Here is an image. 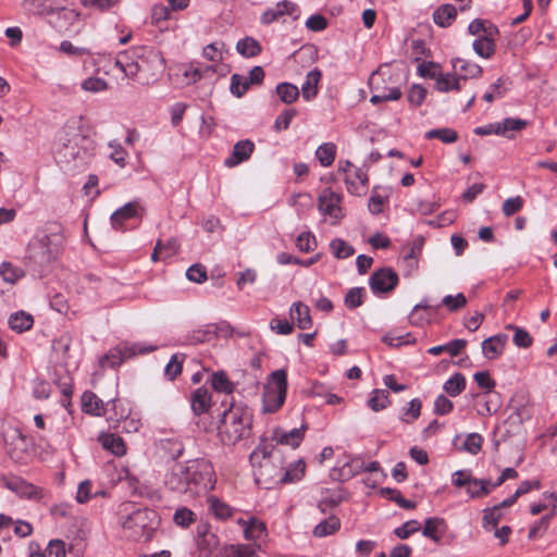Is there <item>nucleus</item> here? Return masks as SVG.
<instances>
[{
    "mask_svg": "<svg viewBox=\"0 0 557 557\" xmlns=\"http://www.w3.org/2000/svg\"><path fill=\"white\" fill-rule=\"evenodd\" d=\"M48 231L30 240L25 257L27 264L39 272L59 257L64 242L62 227L59 224H52Z\"/></svg>",
    "mask_w": 557,
    "mask_h": 557,
    "instance_id": "nucleus-1",
    "label": "nucleus"
},
{
    "mask_svg": "<svg viewBox=\"0 0 557 557\" xmlns=\"http://www.w3.org/2000/svg\"><path fill=\"white\" fill-rule=\"evenodd\" d=\"M61 145L57 149V160L65 171L85 168L90 153L85 144L88 139L76 127H65L60 137Z\"/></svg>",
    "mask_w": 557,
    "mask_h": 557,
    "instance_id": "nucleus-2",
    "label": "nucleus"
},
{
    "mask_svg": "<svg viewBox=\"0 0 557 557\" xmlns=\"http://www.w3.org/2000/svg\"><path fill=\"white\" fill-rule=\"evenodd\" d=\"M252 413L248 408L232 406L223 413L219 435L225 445H234L251 432Z\"/></svg>",
    "mask_w": 557,
    "mask_h": 557,
    "instance_id": "nucleus-3",
    "label": "nucleus"
},
{
    "mask_svg": "<svg viewBox=\"0 0 557 557\" xmlns=\"http://www.w3.org/2000/svg\"><path fill=\"white\" fill-rule=\"evenodd\" d=\"M158 524L156 511L148 508L133 509L121 518V525L125 536L138 542H148L152 539Z\"/></svg>",
    "mask_w": 557,
    "mask_h": 557,
    "instance_id": "nucleus-4",
    "label": "nucleus"
},
{
    "mask_svg": "<svg viewBox=\"0 0 557 557\" xmlns=\"http://www.w3.org/2000/svg\"><path fill=\"white\" fill-rule=\"evenodd\" d=\"M190 498L207 494L216 483L215 472L210 461L195 459L188 461Z\"/></svg>",
    "mask_w": 557,
    "mask_h": 557,
    "instance_id": "nucleus-5",
    "label": "nucleus"
},
{
    "mask_svg": "<svg viewBox=\"0 0 557 557\" xmlns=\"http://www.w3.org/2000/svg\"><path fill=\"white\" fill-rule=\"evenodd\" d=\"M133 55L137 59L138 74L145 75L146 83L154 82L165 70V59L160 50L149 46L132 48Z\"/></svg>",
    "mask_w": 557,
    "mask_h": 557,
    "instance_id": "nucleus-6",
    "label": "nucleus"
},
{
    "mask_svg": "<svg viewBox=\"0 0 557 557\" xmlns=\"http://www.w3.org/2000/svg\"><path fill=\"white\" fill-rule=\"evenodd\" d=\"M287 392V374L283 369L274 371L263 391V411L272 413L278 410L285 401Z\"/></svg>",
    "mask_w": 557,
    "mask_h": 557,
    "instance_id": "nucleus-7",
    "label": "nucleus"
},
{
    "mask_svg": "<svg viewBox=\"0 0 557 557\" xmlns=\"http://www.w3.org/2000/svg\"><path fill=\"white\" fill-rule=\"evenodd\" d=\"M66 0H61L55 5H46L42 13L47 15L48 23L58 32L73 30L79 22L81 14L71 8H67Z\"/></svg>",
    "mask_w": 557,
    "mask_h": 557,
    "instance_id": "nucleus-8",
    "label": "nucleus"
},
{
    "mask_svg": "<svg viewBox=\"0 0 557 557\" xmlns=\"http://www.w3.org/2000/svg\"><path fill=\"white\" fill-rule=\"evenodd\" d=\"M338 172L344 174L347 190L352 195H363L368 187L367 173L350 161H339Z\"/></svg>",
    "mask_w": 557,
    "mask_h": 557,
    "instance_id": "nucleus-9",
    "label": "nucleus"
},
{
    "mask_svg": "<svg viewBox=\"0 0 557 557\" xmlns=\"http://www.w3.org/2000/svg\"><path fill=\"white\" fill-rule=\"evenodd\" d=\"M164 484L169 490L190 498L188 461L173 465L165 474Z\"/></svg>",
    "mask_w": 557,
    "mask_h": 557,
    "instance_id": "nucleus-10",
    "label": "nucleus"
},
{
    "mask_svg": "<svg viewBox=\"0 0 557 557\" xmlns=\"http://www.w3.org/2000/svg\"><path fill=\"white\" fill-rule=\"evenodd\" d=\"M2 484L22 498L38 502L46 496V491L20 476H2Z\"/></svg>",
    "mask_w": 557,
    "mask_h": 557,
    "instance_id": "nucleus-11",
    "label": "nucleus"
},
{
    "mask_svg": "<svg viewBox=\"0 0 557 557\" xmlns=\"http://www.w3.org/2000/svg\"><path fill=\"white\" fill-rule=\"evenodd\" d=\"M398 282V274L391 268L375 270L369 277V286L374 295L393 292Z\"/></svg>",
    "mask_w": 557,
    "mask_h": 557,
    "instance_id": "nucleus-12",
    "label": "nucleus"
},
{
    "mask_svg": "<svg viewBox=\"0 0 557 557\" xmlns=\"http://www.w3.org/2000/svg\"><path fill=\"white\" fill-rule=\"evenodd\" d=\"M451 483L456 487H465L470 498L479 499L486 496V488L481 486L480 479L474 478L470 469L455 471L451 474Z\"/></svg>",
    "mask_w": 557,
    "mask_h": 557,
    "instance_id": "nucleus-13",
    "label": "nucleus"
},
{
    "mask_svg": "<svg viewBox=\"0 0 557 557\" xmlns=\"http://www.w3.org/2000/svg\"><path fill=\"white\" fill-rule=\"evenodd\" d=\"M343 196L334 191L332 188H324L318 197V208L323 215H329L334 222H337L344 216L341 207Z\"/></svg>",
    "mask_w": 557,
    "mask_h": 557,
    "instance_id": "nucleus-14",
    "label": "nucleus"
},
{
    "mask_svg": "<svg viewBox=\"0 0 557 557\" xmlns=\"http://www.w3.org/2000/svg\"><path fill=\"white\" fill-rule=\"evenodd\" d=\"M157 346H146L143 344H134L131 347H125L124 349H113L108 355L103 357L101 360L102 366L107 362L110 363L111 367L120 366L123 360L136 355V354H148L154 351Z\"/></svg>",
    "mask_w": 557,
    "mask_h": 557,
    "instance_id": "nucleus-15",
    "label": "nucleus"
},
{
    "mask_svg": "<svg viewBox=\"0 0 557 557\" xmlns=\"http://www.w3.org/2000/svg\"><path fill=\"white\" fill-rule=\"evenodd\" d=\"M144 208L138 201H131L124 205L122 208L114 211L111 215L112 227L116 231L124 232V222L134 219L141 218Z\"/></svg>",
    "mask_w": 557,
    "mask_h": 557,
    "instance_id": "nucleus-16",
    "label": "nucleus"
},
{
    "mask_svg": "<svg viewBox=\"0 0 557 557\" xmlns=\"http://www.w3.org/2000/svg\"><path fill=\"white\" fill-rule=\"evenodd\" d=\"M298 14L299 8L296 3L289 0H283L278 2L275 8L267 9L262 13L260 22L264 25H269L284 15L294 16V18L296 20L298 18Z\"/></svg>",
    "mask_w": 557,
    "mask_h": 557,
    "instance_id": "nucleus-17",
    "label": "nucleus"
},
{
    "mask_svg": "<svg viewBox=\"0 0 557 557\" xmlns=\"http://www.w3.org/2000/svg\"><path fill=\"white\" fill-rule=\"evenodd\" d=\"M11 442L5 437L7 450L12 460L18 463H25L29 456L27 450L26 437L18 431L14 430L10 435Z\"/></svg>",
    "mask_w": 557,
    "mask_h": 557,
    "instance_id": "nucleus-18",
    "label": "nucleus"
},
{
    "mask_svg": "<svg viewBox=\"0 0 557 557\" xmlns=\"http://www.w3.org/2000/svg\"><path fill=\"white\" fill-rule=\"evenodd\" d=\"M255 469V478L258 484L270 488L272 484L278 483L281 469L274 467L271 459L258 462Z\"/></svg>",
    "mask_w": 557,
    "mask_h": 557,
    "instance_id": "nucleus-19",
    "label": "nucleus"
},
{
    "mask_svg": "<svg viewBox=\"0 0 557 557\" xmlns=\"http://www.w3.org/2000/svg\"><path fill=\"white\" fill-rule=\"evenodd\" d=\"M498 34L496 26L490 24L484 35L479 36L473 42L474 51L482 58H490L495 52L494 35Z\"/></svg>",
    "mask_w": 557,
    "mask_h": 557,
    "instance_id": "nucleus-20",
    "label": "nucleus"
},
{
    "mask_svg": "<svg viewBox=\"0 0 557 557\" xmlns=\"http://www.w3.org/2000/svg\"><path fill=\"white\" fill-rule=\"evenodd\" d=\"M197 547L205 554H210L218 548L220 541L219 537L210 530L207 523L197 525Z\"/></svg>",
    "mask_w": 557,
    "mask_h": 557,
    "instance_id": "nucleus-21",
    "label": "nucleus"
},
{
    "mask_svg": "<svg viewBox=\"0 0 557 557\" xmlns=\"http://www.w3.org/2000/svg\"><path fill=\"white\" fill-rule=\"evenodd\" d=\"M253 150L255 144L251 140H239L234 145L231 157L224 161L225 166L234 168L242 162L247 161L251 157Z\"/></svg>",
    "mask_w": 557,
    "mask_h": 557,
    "instance_id": "nucleus-22",
    "label": "nucleus"
},
{
    "mask_svg": "<svg viewBox=\"0 0 557 557\" xmlns=\"http://www.w3.org/2000/svg\"><path fill=\"white\" fill-rule=\"evenodd\" d=\"M508 336L506 334H496L482 342V352L487 359L498 358L506 346Z\"/></svg>",
    "mask_w": 557,
    "mask_h": 557,
    "instance_id": "nucleus-23",
    "label": "nucleus"
},
{
    "mask_svg": "<svg viewBox=\"0 0 557 557\" xmlns=\"http://www.w3.org/2000/svg\"><path fill=\"white\" fill-rule=\"evenodd\" d=\"M305 430L306 428L304 425L301 428H295L290 431L275 429L272 438L277 444L289 445L293 448H296L304 440Z\"/></svg>",
    "mask_w": 557,
    "mask_h": 557,
    "instance_id": "nucleus-24",
    "label": "nucleus"
},
{
    "mask_svg": "<svg viewBox=\"0 0 557 557\" xmlns=\"http://www.w3.org/2000/svg\"><path fill=\"white\" fill-rule=\"evenodd\" d=\"M83 411L92 416H107L109 410L104 408L103 401L92 392H85L82 396Z\"/></svg>",
    "mask_w": 557,
    "mask_h": 557,
    "instance_id": "nucleus-25",
    "label": "nucleus"
},
{
    "mask_svg": "<svg viewBox=\"0 0 557 557\" xmlns=\"http://www.w3.org/2000/svg\"><path fill=\"white\" fill-rule=\"evenodd\" d=\"M453 67L454 73L457 75L460 82L479 77L482 74V67L480 65L463 59H457L453 63Z\"/></svg>",
    "mask_w": 557,
    "mask_h": 557,
    "instance_id": "nucleus-26",
    "label": "nucleus"
},
{
    "mask_svg": "<svg viewBox=\"0 0 557 557\" xmlns=\"http://www.w3.org/2000/svg\"><path fill=\"white\" fill-rule=\"evenodd\" d=\"M136 63L137 59L133 55L132 49L120 52L115 60V65L129 78L138 75V65Z\"/></svg>",
    "mask_w": 557,
    "mask_h": 557,
    "instance_id": "nucleus-27",
    "label": "nucleus"
},
{
    "mask_svg": "<svg viewBox=\"0 0 557 557\" xmlns=\"http://www.w3.org/2000/svg\"><path fill=\"white\" fill-rule=\"evenodd\" d=\"M290 318L300 330H308L312 326L310 309L302 302H295L289 310Z\"/></svg>",
    "mask_w": 557,
    "mask_h": 557,
    "instance_id": "nucleus-28",
    "label": "nucleus"
},
{
    "mask_svg": "<svg viewBox=\"0 0 557 557\" xmlns=\"http://www.w3.org/2000/svg\"><path fill=\"white\" fill-rule=\"evenodd\" d=\"M191 409L195 414L200 416L211 407V394L205 387L197 388L190 397Z\"/></svg>",
    "mask_w": 557,
    "mask_h": 557,
    "instance_id": "nucleus-29",
    "label": "nucleus"
},
{
    "mask_svg": "<svg viewBox=\"0 0 557 557\" xmlns=\"http://www.w3.org/2000/svg\"><path fill=\"white\" fill-rule=\"evenodd\" d=\"M208 510L216 519L226 520L233 516L234 509L215 495L207 497Z\"/></svg>",
    "mask_w": 557,
    "mask_h": 557,
    "instance_id": "nucleus-30",
    "label": "nucleus"
},
{
    "mask_svg": "<svg viewBox=\"0 0 557 557\" xmlns=\"http://www.w3.org/2000/svg\"><path fill=\"white\" fill-rule=\"evenodd\" d=\"M306 472V462L299 459L290 463L284 472L281 471L278 483L289 484L300 481Z\"/></svg>",
    "mask_w": 557,
    "mask_h": 557,
    "instance_id": "nucleus-31",
    "label": "nucleus"
},
{
    "mask_svg": "<svg viewBox=\"0 0 557 557\" xmlns=\"http://www.w3.org/2000/svg\"><path fill=\"white\" fill-rule=\"evenodd\" d=\"M438 306L429 305L422 301L416 305L409 315V321L412 325L422 326L430 322V311L434 312Z\"/></svg>",
    "mask_w": 557,
    "mask_h": 557,
    "instance_id": "nucleus-32",
    "label": "nucleus"
},
{
    "mask_svg": "<svg viewBox=\"0 0 557 557\" xmlns=\"http://www.w3.org/2000/svg\"><path fill=\"white\" fill-rule=\"evenodd\" d=\"M238 524L243 527L244 535L247 540L257 541L265 534V525L256 518L249 520L239 519Z\"/></svg>",
    "mask_w": 557,
    "mask_h": 557,
    "instance_id": "nucleus-33",
    "label": "nucleus"
},
{
    "mask_svg": "<svg viewBox=\"0 0 557 557\" xmlns=\"http://www.w3.org/2000/svg\"><path fill=\"white\" fill-rule=\"evenodd\" d=\"M99 442L102 447L115 456H123L126 454V446L122 437L112 433H102L99 435Z\"/></svg>",
    "mask_w": 557,
    "mask_h": 557,
    "instance_id": "nucleus-34",
    "label": "nucleus"
},
{
    "mask_svg": "<svg viewBox=\"0 0 557 557\" xmlns=\"http://www.w3.org/2000/svg\"><path fill=\"white\" fill-rule=\"evenodd\" d=\"M321 76V71L318 69H313L307 74L306 81L301 85V94L305 100L310 101L317 96Z\"/></svg>",
    "mask_w": 557,
    "mask_h": 557,
    "instance_id": "nucleus-35",
    "label": "nucleus"
},
{
    "mask_svg": "<svg viewBox=\"0 0 557 557\" xmlns=\"http://www.w3.org/2000/svg\"><path fill=\"white\" fill-rule=\"evenodd\" d=\"M445 530V520L437 517L428 518L422 530L423 536L438 543Z\"/></svg>",
    "mask_w": 557,
    "mask_h": 557,
    "instance_id": "nucleus-36",
    "label": "nucleus"
},
{
    "mask_svg": "<svg viewBox=\"0 0 557 557\" xmlns=\"http://www.w3.org/2000/svg\"><path fill=\"white\" fill-rule=\"evenodd\" d=\"M457 11L453 4H443L433 13V21L441 27L449 26L456 18Z\"/></svg>",
    "mask_w": 557,
    "mask_h": 557,
    "instance_id": "nucleus-37",
    "label": "nucleus"
},
{
    "mask_svg": "<svg viewBox=\"0 0 557 557\" xmlns=\"http://www.w3.org/2000/svg\"><path fill=\"white\" fill-rule=\"evenodd\" d=\"M467 346V341L466 339H461V338H458V339H454L445 345H440V346H434V347H431L428 352L430 355H433V356H438L441 355L442 352L446 351L448 352L451 357H456L458 356L461 350Z\"/></svg>",
    "mask_w": 557,
    "mask_h": 557,
    "instance_id": "nucleus-38",
    "label": "nucleus"
},
{
    "mask_svg": "<svg viewBox=\"0 0 557 557\" xmlns=\"http://www.w3.org/2000/svg\"><path fill=\"white\" fill-rule=\"evenodd\" d=\"M339 519L335 516H331L315 525V528L313 529V534L317 537L332 535L339 530Z\"/></svg>",
    "mask_w": 557,
    "mask_h": 557,
    "instance_id": "nucleus-39",
    "label": "nucleus"
},
{
    "mask_svg": "<svg viewBox=\"0 0 557 557\" xmlns=\"http://www.w3.org/2000/svg\"><path fill=\"white\" fill-rule=\"evenodd\" d=\"M315 156L322 166L327 168L332 165L336 157V145L333 143L320 145L315 151Z\"/></svg>",
    "mask_w": 557,
    "mask_h": 557,
    "instance_id": "nucleus-40",
    "label": "nucleus"
},
{
    "mask_svg": "<svg viewBox=\"0 0 557 557\" xmlns=\"http://www.w3.org/2000/svg\"><path fill=\"white\" fill-rule=\"evenodd\" d=\"M33 323V317L24 311L13 313L9 319L10 327L20 333L29 330Z\"/></svg>",
    "mask_w": 557,
    "mask_h": 557,
    "instance_id": "nucleus-41",
    "label": "nucleus"
},
{
    "mask_svg": "<svg viewBox=\"0 0 557 557\" xmlns=\"http://www.w3.org/2000/svg\"><path fill=\"white\" fill-rule=\"evenodd\" d=\"M435 82L436 89L442 92L461 89L460 79L457 77L456 74L451 75L440 73Z\"/></svg>",
    "mask_w": 557,
    "mask_h": 557,
    "instance_id": "nucleus-42",
    "label": "nucleus"
},
{
    "mask_svg": "<svg viewBox=\"0 0 557 557\" xmlns=\"http://www.w3.org/2000/svg\"><path fill=\"white\" fill-rule=\"evenodd\" d=\"M444 391L451 397L460 395L466 388V377L461 373H455L443 386Z\"/></svg>",
    "mask_w": 557,
    "mask_h": 557,
    "instance_id": "nucleus-43",
    "label": "nucleus"
},
{
    "mask_svg": "<svg viewBox=\"0 0 557 557\" xmlns=\"http://www.w3.org/2000/svg\"><path fill=\"white\" fill-rule=\"evenodd\" d=\"M236 49L238 53L246 58L256 57L261 52L260 44L252 37L240 39L236 45Z\"/></svg>",
    "mask_w": 557,
    "mask_h": 557,
    "instance_id": "nucleus-44",
    "label": "nucleus"
},
{
    "mask_svg": "<svg viewBox=\"0 0 557 557\" xmlns=\"http://www.w3.org/2000/svg\"><path fill=\"white\" fill-rule=\"evenodd\" d=\"M426 139H438L444 144H453L458 140V133L448 127L435 128L425 133Z\"/></svg>",
    "mask_w": 557,
    "mask_h": 557,
    "instance_id": "nucleus-45",
    "label": "nucleus"
},
{
    "mask_svg": "<svg viewBox=\"0 0 557 557\" xmlns=\"http://www.w3.org/2000/svg\"><path fill=\"white\" fill-rule=\"evenodd\" d=\"M276 94L287 104L295 102L299 97V89L290 83H281L276 86Z\"/></svg>",
    "mask_w": 557,
    "mask_h": 557,
    "instance_id": "nucleus-46",
    "label": "nucleus"
},
{
    "mask_svg": "<svg viewBox=\"0 0 557 557\" xmlns=\"http://www.w3.org/2000/svg\"><path fill=\"white\" fill-rule=\"evenodd\" d=\"M184 359L185 355L183 354H175L171 357L164 369V375L169 380L173 381L182 373Z\"/></svg>",
    "mask_w": 557,
    "mask_h": 557,
    "instance_id": "nucleus-47",
    "label": "nucleus"
},
{
    "mask_svg": "<svg viewBox=\"0 0 557 557\" xmlns=\"http://www.w3.org/2000/svg\"><path fill=\"white\" fill-rule=\"evenodd\" d=\"M125 410H122L121 417L113 419L112 416H108V420L112 422H116V428H120L125 432H136L140 426V421L134 418H129L127 414H124Z\"/></svg>",
    "mask_w": 557,
    "mask_h": 557,
    "instance_id": "nucleus-48",
    "label": "nucleus"
},
{
    "mask_svg": "<svg viewBox=\"0 0 557 557\" xmlns=\"http://www.w3.org/2000/svg\"><path fill=\"white\" fill-rule=\"evenodd\" d=\"M173 521L181 528H188L196 521V513L187 507H180L173 515Z\"/></svg>",
    "mask_w": 557,
    "mask_h": 557,
    "instance_id": "nucleus-49",
    "label": "nucleus"
},
{
    "mask_svg": "<svg viewBox=\"0 0 557 557\" xmlns=\"http://www.w3.org/2000/svg\"><path fill=\"white\" fill-rule=\"evenodd\" d=\"M502 516L503 512L498 509V507L493 506L492 508L484 509L482 519L483 528L487 531L496 529Z\"/></svg>",
    "mask_w": 557,
    "mask_h": 557,
    "instance_id": "nucleus-50",
    "label": "nucleus"
},
{
    "mask_svg": "<svg viewBox=\"0 0 557 557\" xmlns=\"http://www.w3.org/2000/svg\"><path fill=\"white\" fill-rule=\"evenodd\" d=\"M381 494L386 496L388 499L395 502L399 507L404 509L416 508V503L406 499L398 490L384 487L381 490Z\"/></svg>",
    "mask_w": 557,
    "mask_h": 557,
    "instance_id": "nucleus-51",
    "label": "nucleus"
},
{
    "mask_svg": "<svg viewBox=\"0 0 557 557\" xmlns=\"http://www.w3.org/2000/svg\"><path fill=\"white\" fill-rule=\"evenodd\" d=\"M389 395L385 389H374L372 397L369 399L368 405L373 411L385 409L389 404Z\"/></svg>",
    "mask_w": 557,
    "mask_h": 557,
    "instance_id": "nucleus-52",
    "label": "nucleus"
},
{
    "mask_svg": "<svg viewBox=\"0 0 557 557\" xmlns=\"http://www.w3.org/2000/svg\"><path fill=\"white\" fill-rule=\"evenodd\" d=\"M330 247L337 259H346L355 253L354 247L341 238L333 239Z\"/></svg>",
    "mask_w": 557,
    "mask_h": 557,
    "instance_id": "nucleus-53",
    "label": "nucleus"
},
{
    "mask_svg": "<svg viewBox=\"0 0 557 557\" xmlns=\"http://www.w3.org/2000/svg\"><path fill=\"white\" fill-rule=\"evenodd\" d=\"M366 290L363 287H354L345 296L344 302L348 309H356L363 304Z\"/></svg>",
    "mask_w": 557,
    "mask_h": 557,
    "instance_id": "nucleus-54",
    "label": "nucleus"
},
{
    "mask_svg": "<svg viewBox=\"0 0 557 557\" xmlns=\"http://www.w3.org/2000/svg\"><path fill=\"white\" fill-rule=\"evenodd\" d=\"M527 121L521 119L507 117L504 121L497 123L498 135L507 136L510 131H521L527 126Z\"/></svg>",
    "mask_w": 557,
    "mask_h": 557,
    "instance_id": "nucleus-55",
    "label": "nucleus"
},
{
    "mask_svg": "<svg viewBox=\"0 0 557 557\" xmlns=\"http://www.w3.org/2000/svg\"><path fill=\"white\" fill-rule=\"evenodd\" d=\"M250 84L247 79V77L239 75V74H233L231 77V92L237 97H243L246 91L248 90Z\"/></svg>",
    "mask_w": 557,
    "mask_h": 557,
    "instance_id": "nucleus-56",
    "label": "nucleus"
},
{
    "mask_svg": "<svg viewBox=\"0 0 557 557\" xmlns=\"http://www.w3.org/2000/svg\"><path fill=\"white\" fill-rule=\"evenodd\" d=\"M212 387L222 393L231 394L234 389L233 383L227 379L225 373L215 372L211 379Z\"/></svg>",
    "mask_w": 557,
    "mask_h": 557,
    "instance_id": "nucleus-57",
    "label": "nucleus"
},
{
    "mask_svg": "<svg viewBox=\"0 0 557 557\" xmlns=\"http://www.w3.org/2000/svg\"><path fill=\"white\" fill-rule=\"evenodd\" d=\"M212 339H214V336L211 330V324L207 325L205 329L193 331L187 337L188 343L193 345L210 342Z\"/></svg>",
    "mask_w": 557,
    "mask_h": 557,
    "instance_id": "nucleus-58",
    "label": "nucleus"
},
{
    "mask_svg": "<svg viewBox=\"0 0 557 557\" xmlns=\"http://www.w3.org/2000/svg\"><path fill=\"white\" fill-rule=\"evenodd\" d=\"M507 329L515 331L512 341L516 346L521 348H528L532 345V337L525 330L515 326L512 324L507 325Z\"/></svg>",
    "mask_w": 557,
    "mask_h": 557,
    "instance_id": "nucleus-59",
    "label": "nucleus"
},
{
    "mask_svg": "<svg viewBox=\"0 0 557 557\" xmlns=\"http://www.w3.org/2000/svg\"><path fill=\"white\" fill-rule=\"evenodd\" d=\"M421 407H422V404H421L420 399H418V398L412 399L409 403L408 408L404 409L400 419L406 423H410V422L417 420L421 413Z\"/></svg>",
    "mask_w": 557,
    "mask_h": 557,
    "instance_id": "nucleus-60",
    "label": "nucleus"
},
{
    "mask_svg": "<svg viewBox=\"0 0 557 557\" xmlns=\"http://www.w3.org/2000/svg\"><path fill=\"white\" fill-rule=\"evenodd\" d=\"M0 274L5 282L13 284L22 277L23 272L11 263L4 262L0 267Z\"/></svg>",
    "mask_w": 557,
    "mask_h": 557,
    "instance_id": "nucleus-61",
    "label": "nucleus"
},
{
    "mask_svg": "<svg viewBox=\"0 0 557 557\" xmlns=\"http://www.w3.org/2000/svg\"><path fill=\"white\" fill-rule=\"evenodd\" d=\"M421 529L420 522L417 520H409L403 525L394 530V534L401 540L408 539L411 534L418 532Z\"/></svg>",
    "mask_w": 557,
    "mask_h": 557,
    "instance_id": "nucleus-62",
    "label": "nucleus"
},
{
    "mask_svg": "<svg viewBox=\"0 0 557 557\" xmlns=\"http://www.w3.org/2000/svg\"><path fill=\"white\" fill-rule=\"evenodd\" d=\"M524 200L521 196L508 198L504 201L502 211L506 216H511L523 207Z\"/></svg>",
    "mask_w": 557,
    "mask_h": 557,
    "instance_id": "nucleus-63",
    "label": "nucleus"
},
{
    "mask_svg": "<svg viewBox=\"0 0 557 557\" xmlns=\"http://www.w3.org/2000/svg\"><path fill=\"white\" fill-rule=\"evenodd\" d=\"M42 557H65V544L60 540L50 541Z\"/></svg>",
    "mask_w": 557,
    "mask_h": 557,
    "instance_id": "nucleus-64",
    "label": "nucleus"
}]
</instances>
